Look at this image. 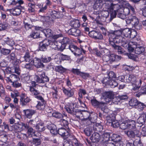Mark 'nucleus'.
<instances>
[{
  "label": "nucleus",
  "instance_id": "obj_1",
  "mask_svg": "<svg viewBox=\"0 0 146 146\" xmlns=\"http://www.w3.org/2000/svg\"><path fill=\"white\" fill-rule=\"evenodd\" d=\"M102 6L105 7L108 14L110 13L111 18L113 19L115 17L117 14V17L124 19L126 18V15L123 13V8L114 1L111 0H97L94 5L96 9L101 8Z\"/></svg>",
  "mask_w": 146,
  "mask_h": 146
},
{
  "label": "nucleus",
  "instance_id": "obj_2",
  "mask_svg": "<svg viewBox=\"0 0 146 146\" xmlns=\"http://www.w3.org/2000/svg\"><path fill=\"white\" fill-rule=\"evenodd\" d=\"M131 29L128 28H126L122 31H115L113 33H111L109 35L110 43L113 48L118 50V52L119 54H121L123 52V51L121 47L115 44V41L119 39L121 40L123 39H119L120 37L125 39V41H128V39L131 36Z\"/></svg>",
  "mask_w": 146,
  "mask_h": 146
},
{
  "label": "nucleus",
  "instance_id": "obj_3",
  "mask_svg": "<svg viewBox=\"0 0 146 146\" xmlns=\"http://www.w3.org/2000/svg\"><path fill=\"white\" fill-rule=\"evenodd\" d=\"M79 107V105L77 106L76 103H71L69 106H65V108L68 112L73 115H75L77 117L83 116L85 119H90V113L88 111H80L76 108Z\"/></svg>",
  "mask_w": 146,
  "mask_h": 146
},
{
  "label": "nucleus",
  "instance_id": "obj_4",
  "mask_svg": "<svg viewBox=\"0 0 146 146\" xmlns=\"http://www.w3.org/2000/svg\"><path fill=\"white\" fill-rule=\"evenodd\" d=\"M125 78L126 82H130L132 84L133 86L132 90L135 91L139 89L142 82L141 79L133 74L126 75Z\"/></svg>",
  "mask_w": 146,
  "mask_h": 146
},
{
  "label": "nucleus",
  "instance_id": "obj_5",
  "mask_svg": "<svg viewBox=\"0 0 146 146\" xmlns=\"http://www.w3.org/2000/svg\"><path fill=\"white\" fill-rule=\"evenodd\" d=\"M108 78L107 77L104 78L102 81L103 84L106 85H109L112 88H114L117 86L118 84L115 81L116 75L114 72L110 71L108 74Z\"/></svg>",
  "mask_w": 146,
  "mask_h": 146
},
{
  "label": "nucleus",
  "instance_id": "obj_6",
  "mask_svg": "<svg viewBox=\"0 0 146 146\" xmlns=\"http://www.w3.org/2000/svg\"><path fill=\"white\" fill-rule=\"evenodd\" d=\"M119 39L122 38L123 39L120 40L119 39H117V40L115 41L116 43H121V45L124 48H127L129 52H133L135 48L137 46V43L135 42H133L130 41L129 42L128 41H125V39L122 38V37H120Z\"/></svg>",
  "mask_w": 146,
  "mask_h": 146
},
{
  "label": "nucleus",
  "instance_id": "obj_7",
  "mask_svg": "<svg viewBox=\"0 0 146 146\" xmlns=\"http://www.w3.org/2000/svg\"><path fill=\"white\" fill-rule=\"evenodd\" d=\"M126 22L127 24H131L133 27L139 29L141 28V26L139 24V20L135 15L128 17L126 20Z\"/></svg>",
  "mask_w": 146,
  "mask_h": 146
},
{
  "label": "nucleus",
  "instance_id": "obj_8",
  "mask_svg": "<svg viewBox=\"0 0 146 146\" xmlns=\"http://www.w3.org/2000/svg\"><path fill=\"white\" fill-rule=\"evenodd\" d=\"M135 121L134 120H125L120 123V128L123 129H132L135 128Z\"/></svg>",
  "mask_w": 146,
  "mask_h": 146
},
{
  "label": "nucleus",
  "instance_id": "obj_9",
  "mask_svg": "<svg viewBox=\"0 0 146 146\" xmlns=\"http://www.w3.org/2000/svg\"><path fill=\"white\" fill-rule=\"evenodd\" d=\"M37 73V75L35 76V78L37 82L43 83L49 81L48 78L45 75L44 72L38 71Z\"/></svg>",
  "mask_w": 146,
  "mask_h": 146
},
{
  "label": "nucleus",
  "instance_id": "obj_10",
  "mask_svg": "<svg viewBox=\"0 0 146 146\" xmlns=\"http://www.w3.org/2000/svg\"><path fill=\"white\" fill-rule=\"evenodd\" d=\"M92 105L96 108H99L101 110L106 113H108L109 111L108 109L106 107V104L103 102H99L95 99H92L91 100Z\"/></svg>",
  "mask_w": 146,
  "mask_h": 146
},
{
  "label": "nucleus",
  "instance_id": "obj_11",
  "mask_svg": "<svg viewBox=\"0 0 146 146\" xmlns=\"http://www.w3.org/2000/svg\"><path fill=\"white\" fill-rule=\"evenodd\" d=\"M121 138L118 135L113 134L110 138V141L114 142V143H109L106 146H122V142L120 141Z\"/></svg>",
  "mask_w": 146,
  "mask_h": 146
},
{
  "label": "nucleus",
  "instance_id": "obj_12",
  "mask_svg": "<svg viewBox=\"0 0 146 146\" xmlns=\"http://www.w3.org/2000/svg\"><path fill=\"white\" fill-rule=\"evenodd\" d=\"M48 45L53 50H63L64 49V46H62L61 43L57 42L55 40H48Z\"/></svg>",
  "mask_w": 146,
  "mask_h": 146
},
{
  "label": "nucleus",
  "instance_id": "obj_13",
  "mask_svg": "<svg viewBox=\"0 0 146 146\" xmlns=\"http://www.w3.org/2000/svg\"><path fill=\"white\" fill-rule=\"evenodd\" d=\"M103 96L106 99V102L110 103L111 101V102H114L115 101H113L114 96V94L112 92L110 91L104 92L103 94Z\"/></svg>",
  "mask_w": 146,
  "mask_h": 146
},
{
  "label": "nucleus",
  "instance_id": "obj_14",
  "mask_svg": "<svg viewBox=\"0 0 146 146\" xmlns=\"http://www.w3.org/2000/svg\"><path fill=\"white\" fill-rule=\"evenodd\" d=\"M23 125L22 123L20 122L17 123H15L11 126V130L14 131L15 133V135H16V133L20 132L22 130Z\"/></svg>",
  "mask_w": 146,
  "mask_h": 146
},
{
  "label": "nucleus",
  "instance_id": "obj_15",
  "mask_svg": "<svg viewBox=\"0 0 146 146\" xmlns=\"http://www.w3.org/2000/svg\"><path fill=\"white\" fill-rule=\"evenodd\" d=\"M32 86L30 87V91L32 94L35 96L38 95L40 94L39 91L37 90V86L35 82L33 81L31 82Z\"/></svg>",
  "mask_w": 146,
  "mask_h": 146
},
{
  "label": "nucleus",
  "instance_id": "obj_16",
  "mask_svg": "<svg viewBox=\"0 0 146 146\" xmlns=\"http://www.w3.org/2000/svg\"><path fill=\"white\" fill-rule=\"evenodd\" d=\"M69 131V129H66L63 128L61 127L58 129V133L64 138L66 139L68 138L70 136Z\"/></svg>",
  "mask_w": 146,
  "mask_h": 146
},
{
  "label": "nucleus",
  "instance_id": "obj_17",
  "mask_svg": "<svg viewBox=\"0 0 146 146\" xmlns=\"http://www.w3.org/2000/svg\"><path fill=\"white\" fill-rule=\"evenodd\" d=\"M35 29L36 30H40L42 32L46 37H51L52 36V32L50 29L43 30L41 27L38 26H36Z\"/></svg>",
  "mask_w": 146,
  "mask_h": 146
},
{
  "label": "nucleus",
  "instance_id": "obj_18",
  "mask_svg": "<svg viewBox=\"0 0 146 146\" xmlns=\"http://www.w3.org/2000/svg\"><path fill=\"white\" fill-rule=\"evenodd\" d=\"M20 102L23 106L26 105L31 100L30 98L28 97L25 94H22L20 96Z\"/></svg>",
  "mask_w": 146,
  "mask_h": 146
},
{
  "label": "nucleus",
  "instance_id": "obj_19",
  "mask_svg": "<svg viewBox=\"0 0 146 146\" xmlns=\"http://www.w3.org/2000/svg\"><path fill=\"white\" fill-rule=\"evenodd\" d=\"M76 28H72L69 30L68 31V34L76 36L81 35V33L80 31Z\"/></svg>",
  "mask_w": 146,
  "mask_h": 146
},
{
  "label": "nucleus",
  "instance_id": "obj_20",
  "mask_svg": "<svg viewBox=\"0 0 146 146\" xmlns=\"http://www.w3.org/2000/svg\"><path fill=\"white\" fill-rule=\"evenodd\" d=\"M89 35L90 37L96 39H101L103 38V36L101 34L94 31L89 32Z\"/></svg>",
  "mask_w": 146,
  "mask_h": 146
},
{
  "label": "nucleus",
  "instance_id": "obj_21",
  "mask_svg": "<svg viewBox=\"0 0 146 146\" xmlns=\"http://www.w3.org/2000/svg\"><path fill=\"white\" fill-rule=\"evenodd\" d=\"M6 80L8 83H13L14 82L19 80L20 79L18 76L15 74H12L9 77H7Z\"/></svg>",
  "mask_w": 146,
  "mask_h": 146
},
{
  "label": "nucleus",
  "instance_id": "obj_22",
  "mask_svg": "<svg viewBox=\"0 0 146 146\" xmlns=\"http://www.w3.org/2000/svg\"><path fill=\"white\" fill-rule=\"evenodd\" d=\"M128 98L127 96L126 95L119 96L114 98L113 101H115L113 103L115 104H118L120 103V101L121 100H124L127 99Z\"/></svg>",
  "mask_w": 146,
  "mask_h": 146
},
{
  "label": "nucleus",
  "instance_id": "obj_23",
  "mask_svg": "<svg viewBox=\"0 0 146 146\" xmlns=\"http://www.w3.org/2000/svg\"><path fill=\"white\" fill-rule=\"evenodd\" d=\"M62 90L64 95L68 98H71L73 96L74 94V92L71 89L70 90H68L65 88H63Z\"/></svg>",
  "mask_w": 146,
  "mask_h": 146
},
{
  "label": "nucleus",
  "instance_id": "obj_24",
  "mask_svg": "<svg viewBox=\"0 0 146 146\" xmlns=\"http://www.w3.org/2000/svg\"><path fill=\"white\" fill-rule=\"evenodd\" d=\"M21 7H22L21 6H18L15 9H8L7 11H9L11 14L14 16H17L20 15L21 13Z\"/></svg>",
  "mask_w": 146,
  "mask_h": 146
},
{
  "label": "nucleus",
  "instance_id": "obj_25",
  "mask_svg": "<svg viewBox=\"0 0 146 146\" xmlns=\"http://www.w3.org/2000/svg\"><path fill=\"white\" fill-rule=\"evenodd\" d=\"M41 59L35 58L33 60V64L37 68L43 67L44 65L41 62Z\"/></svg>",
  "mask_w": 146,
  "mask_h": 146
},
{
  "label": "nucleus",
  "instance_id": "obj_26",
  "mask_svg": "<svg viewBox=\"0 0 146 146\" xmlns=\"http://www.w3.org/2000/svg\"><path fill=\"white\" fill-rule=\"evenodd\" d=\"M48 40L46 39L41 42L39 45V49L40 51H44L46 50L48 46Z\"/></svg>",
  "mask_w": 146,
  "mask_h": 146
},
{
  "label": "nucleus",
  "instance_id": "obj_27",
  "mask_svg": "<svg viewBox=\"0 0 146 146\" xmlns=\"http://www.w3.org/2000/svg\"><path fill=\"white\" fill-rule=\"evenodd\" d=\"M48 129L52 134L55 135L58 133L56 126L54 124H52L48 125Z\"/></svg>",
  "mask_w": 146,
  "mask_h": 146
},
{
  "label": "nucleus",
  "instance_id": "obj_28",
  "mask_svg": "<svg viewBox=\"0 0 146 146\" xmlns=\"http://www.w3.org/2000/svg\"><path fill=\"white\" fill-rule=\"evenodd\" d=\"M146 120V114L145 113L142 114L140 117L137 119V122L140 124H144Z\"/></svg>",
  "mask_w": 146,
  "mask_h": 146
},
{
  "label": "nucleus",
  "instance_id": "obj_29",
  "mask_svg": "<svg viewBox=\"0 0 146 146\" xmlns=\"http://www.w3.org/2000/svg\"><path fill=\"white\" fill-rule=\"evenodd\" d=\"M102 138H100V135L97 133H94L91 137V139L93 142H98L100 139L101 140Z\"/></svg>",
  "mask_w": 146,
  "mask_h": 146
},
{
  "label": "nucleus",
  "instance_id": "obj_30",
  "mask_svg": "<svg viewBox=\"0 0 146 146\" xmlns=\"http://www.w3.org/2000/svg\"><path fill=\"white\" fill-rule=\"evenodd\" d=\"M23 112L26 116L28 118H31L32 116L35 113V111L31 110H23Z\"/></svg>",
  "mask_w": 146,
  "mask_h": 146
},
{
  "label": "nucleus",
  "instance_id": "obj_31",
  "mask_svg": "<svg viewBox=\"0 0 146 146\" xmlns=\"http://www.w3.org/2000/svg\"><path fill=\"white\" fill-rule=\"evenodd\" d=\"M23 59L27 62H30L33 61L32 57L30 55L29 53L28 52H26L24 57L21 58V60L23 61Z\"/></svg>",
  "mask_w": 146,
  "mask_h": 146
},
{
  "label": "nucleus",
  "instance_id": "obj_32",
  "mask_svg": "<svg viewBox=\"0 0 146 146\" xmlns=\"http://www.w3.org/2000/svg\"><path fill=\"white\" fill-rule=\"evenodd\" d=\"M70 40L68 37H64L62 39H60L59 40V43H61L62 46L64 45V49L65 48V44H68L70 42Z\"/></svg>",
  "mask_w": 146,
  "mask_h": 146
},
{
  "label": "nucleus",
  "instance_id": "obj_33",
  "mask_svg": "<svg viewBox=\"0 0 146 146\" xmlns=\"http://www.w3.org/2000/svg\"><path fill=\"white\" fill-rule=\"evenodd\" d=\"M134 132L132 131H128L127 132L125 131V133L129 137H133L135 135H139L140 133L139 130H135Z\"/></svg>",
  "mask_w": 146,
  "mask_h": 146
},
{
  "label": "nucleus",
  "instance_id": "obj_34",
  "mask_svg": "<svg viewBox=\"0 0 146 146\" xmlns=\"http://www.w3.org/2000/svg\"><path fill=\"white\" fill-rule=\"evenodd\" d=\"M144 94H146V87L145 86L142 87L135 95L137 97H139L141 96Z\"/></svg>",
  "mask_w": 146,
  "mask_h": 146
},
{
  "label": "nucleus",
  "instance_id": "obj_35",
  "mask_svg": "<svg viewBox=\"0 0 146 146\" xmlns=\"http://www.w3.org/2000/svg\"><path fill=\"white\" fill-rule=\"evenodd\" d=\"M102 136V141H104V140H105V141H110V134L109 133L104 132Z\"/></svg>",
  "mask_w": 146,
  "mask_h": 146
},
{
  "label": "nucleus",
  "instance_id": "obj_36",
  "mask_svg": "<svg viewBox=\"0 0 146 146\" xmlns=\"http://www.w3.org/2000/svg\"><path fill=\"white\" fill-rule=\"evenodd\" d=\"M85 51L84 50V46L81 47V49L77 47L74 54L76 56H79L80 55L82 52L85 54Z\"/></svg>",
  "mask_w": 146,
  "mask_h": 146
},
{
  "label": "nucleus",
  "instance_id": "obj_37",
  "mask_svg": "<svg viewBox=\"0 0 146 146\" xmlns=\"http://www.w3.org/2000/svg\"><path fill=\"white\" fill-rule=\"evenodd\" d=\"M35 31H32L29 36L30 38H38L39 37L40 34L38 32L39 30H37L35 29Z\"/></svg>",
  "mask_w": 146,
  "mask_h": 146
},
{
  "label": "nucleus",
  "instance_id": "obj_38",
  "mask_svg": "<svg viewBox=\"0 0 146 146\" xmlns=\"http://www.w3.org/2000/svg\"><path fill=\"white\" fill-rule=\"evenodd\" d=\"M70 25L71 27L77 28L80 26V23L78 20L73 19L71 21Z\"/></svg>",
  "mask_w": 146,
  "mask_h": 146
},
{
  "label": "nucleus",
  "instance_id": "obj_39",
  "mask_svg": "<svg viewBox=\"0 0 146 146\" xmlns=\"http://www.w3.org/2000/svg\"><path fill=\"white\" fill-rule=\"evenodd\" d=\"M30 78V76L28 75H23L21 79L22 81L24 82L31 83L32 81H31Z\"/></svg>",
  "mask_w": 146,
  "mask_h": 146
},
{
  "label": "nucleus",
  "instance_id": "obj_40",
  "mask_svg": "<svg viewBox=\"0 0 146 146\" xmlns=\"http://www.w3.org/2000/svg\"><path fill=\"white\" fill-rule=\"evenodd\" d=\"M121 57L120 56L115 55L114 54H112L110 55V61H118L120 60Z\"/></svg>",
  "mask_w": 146,
  "mask_h": 146
},
{
  "label": "nucleus",
  "instance_id": "obj_41",
  "mask_svg": "<svg viewBox=\"0 0 146 146\" xmlns=\"http://www.w3.org/2000/svg\"><path fill=\"white\" fill-rule=\"evenodd\" d=\"M3 40L6 44L10 46H12L15 44L14 41L8 37H7L6 38H4Z\"/></svg>",
  "mask_w": 146,
  "mask_h": 146
},
{
  "label": "nucleus",
  "instance_id": "obj_42",
  "mask_svg": "<svg viewBox=\"0 0 146 146\" xmlns=\"http://www.w3.org/2000/svg\"><path fill=\"white\" fill-rule=\"evenodd\" d=\"M139 101L135 98L132 99L129 102V104L131 106H136Z\"/></svg>",
  "mask_w": 146,
  "mask_h": 146
},
{
  "label": "nucleus",
  "instance_id": "obj_43",
  "mask_svg": "<svg viewBox=\"0 0 146 146\" xmlns=\"http://www.w3.org/2000/svg\"><path fill=\"white\" fill-rule=\"evenodd\" d=\"M113 115H114V114H111L106 116V119L107 125H109L108 124H110L113 120H114L115 117L114 115L113 116Z\"/></svg>",
  "mask_w": 146,
  "mask_h": 146
},
{
  "label": "nucleus",
  "instance_id": "obj_44",
  "mask_svg": "<svg viewBox=\"0 0 146 146\" xmlns=\"http://www.w3.org/2000/svg\"><path fill=\"white\" fill-rule=\"evenodd\" d=\"M146 107V106L143 103L139 102L136 108L139 111H141Z\"/></svg>",
  "mask_w": 146,
  "mask_h": 146
},
{
  "label": "nucleus",
  "instance_id": "obj_45",
  "mask_svg": "<svg viewBox=\"0 0 146 146\" xmlns=\"http://www.w3.org/2000/svg\"><path fill=\"white\" fill-rule=\"evenodd\" d=\"M144 49L143 47L142 46L137 47V46L135 48L134 52L136 54H140L144 52Z\"/></svg>",
  "mask_w": 146,
  "mask_h": 146
},
{
  "label": "nucleus",
  "instance_id": "obj_46",
  "mask_svg": "<svg viewBox=\"0 0 146 146\" xmlns=\"http://www.w3.org/2000/svg\"><path fill=\"white\" fill-rule=\"evenodd\" d=\"M45 103V102H39L36 106V107L38 110H42L44 108Z\"/></svg>",
  "mask_w": 146,
  "mask_h": 146
},
{
  "label": "nucleus",
  "instance_id": "obj_47",
  "mask_svg": "<svg viewBox=\"0 0 146 146\" xmlns=\"http://www.w3.org/2000/svg\"><path fill=\"white\" fill-rule=\"evenodd\" d=\"M108 124L109 125L113 127L116 128L119 127L120 124L117 120H115V119L114 120H113L110 124Z\"/></svg>",
  "mask_w": 146,
  "mask_h": 146
},
{
  "label": "nucleus",
  "instance_id": "obj_48",
  "mask_svg": "<svg viewBox=\"0 0 146 146\" xmlns=\"http://www.w3.org/2000/svg\"><path fill=\"white\" fill-rule=\"evenodd\" d=\"M52 115L53 117L58 118H61L62 117H66L65 115H63L61 113L57 111H55L53 113Z\"/></svg>",
  "mask_w": 146,
  "mask_h": 146
},
{
  "label": "nucleus",
  "instance_id": "obj_49",
  "mask_svg": "<svg viewBox=\"0 0 146 146\" xmlns=\"http://www.w3.org/2000/svg\"><path fill=\"white\" fill-rule=\"evenodd\" d=\"M126 6L129 7V8L130 10L129 15L133 16L135 14V9L133 7L131 6L130 4L127 3L126 4Z\"/></svg>",
  "mask_w": 146,
  "mask_h": 146
},
{
  "label": "nucleus",
  "instance_id": "obj_50",
  "mask_svg": "<svg viewBox=\"0 0 146 146\" xmlns=\"http://www.w3.org/2000/svg\"><path fill=\"white\" fill-rule=\"evenodd\" d=\"M4 130H6L7 131L10 130L9 126L7 124L3 123V125L1 126H0V132L3 131Z\"/></svg>",
  "mask_w": 146,
  "mask_h": 146
},
{
  "label": "nucleus",
  "instance_id": "obj_51",
  "mask_svg": "<svg viewBox=\"0 0 146 146\" xmlns=\"http://www.w3.org/2000/svg\"><path fill=\"white\" fill-rule=\"evenodd\" d=\"M59 124L62 126L65 127L66 128H68V121L64 119H62L60 120Z\"/></svg>",
  "mask_w": 146,
  "mask_h": 146
},
{
  "label": "nucleus",
  "instance_id": "obj_52",
  "mask_svg": "<svg viewBox=\"0 0 146 146\" xmlns=\"http://www.w3.org/2000/svg\"><path fill=\"white\" fill-rule=\"evenodd\" d=\"M36 129L40 132H41L44 130V126L42 123H38L36 126Z\"/></svg>",
  "mask_w": 146,
  "mask_h": 146
},
{
  "label": "nucleus",
  "instance_id": "obj_53",
  "mask_svg": "<svg viewBox=\"0 0 146 146\" xmlns=\"http://www.w3.org/2000/svg\"><path fill=\"white\" fill-rule=\"evenodd\" d=\"M0 52L1 54L6 55L8 54L10 52L11 50L5 48H2L1 49Z\"/></svg>",
  "mask_w": 146,
  "mask_h": 146
},
{
  "label": "nucleus",
  "instance_id": "obj_54",
  "mask_svg": "<svg viewBox=\"0 0 146 146\" xmlns=\"http://www.w3.org/2000/svg\"><path fill=\"white\" fill-rule=\"evenodd\" d=\"M40 140L39 139H34L32 142V144L33 146H36L40 145Z\"/></svg>",
  "mask_w": 146,
  "mask_h": 146
},
{
  "label": "nucleus",
  "instance_id": "obj_55",
  "mask_svg": "<svg viewBox=\"0 0 146 146\" xmlns=\"http://www.w3.org/2000/svg\"><path fill=\"white\" fill-rule=\"evenodd\" d=\"M8 25L7 23H3L0 24V31L4 30L7 28Z\"/></svg>",
  "mask_w": 146,
  "mask_h": 146
},
{
  "label": "nucleus",
  "instance_id": "obj_56",
  "mask_svg": "<svg viewBox=\"0 0 146 146\" xmlns=\"http://www.w3.org/2000/svg\"><path fill=\"white\" fill-rule=\"evenodd\" d=\"M55 70L56 71L60 73H63L65 70L64 68L61 66H58L55 68Z\"/></svg>",
  "mask_w": 146,
  "mask_h": 146
},
{
  "label": "nucleus",
  "instance_id": "obj_57",
  "mask_svg": "<svg viewBox=\"0 0 146 146\" xmlns=\"http://www.w3.org/2000/svg\"><path fill=\"white\" fill-rule=\"evenodd\" d=\"M41 60L42 62L44 63H47L49 62L51 60V58L50 57H42Z\"/></svg>",
  "mask_w": 146,
  "mask_h": 146
},
{
  "label": "nucleus",
  "instance_id": "obj_58",
  "mask_svg": "<svg viewBox=\"0 0 146 146\" xmlns=\"http://www.w3.org/2000/svg\"><path fill=\"white\" fill-rule=\"evenodd\" d=\"M28 63L26 64L24 66V67L28 69H32L33 66V61H31Z\"/></svg>",
  "mask_w": 146,
  "mask_h": 146
},
{
  "label": "nucleus",
  "instance_id": "obj_59",
  "mask_svg": "<svg viewBox=\"0 0 146 146\" xmlns=\"http://www.w3.org/2000/svg\"><path fill=\"white\" fill-rule=\"evenodd\" d=\"M63 146H73V145L71 141L67 140L64 142Z\"/></svg>",
  "mask_w": 146,
  "mask_h": 146
},
{
  "label": "nucleus",
  "instance_id": "obj_60",
  "mask_svg": "<svg viewBox=\"0 0 146 146\" xmlns=\"http://www.w3.org/2000/svg\"><path fill=\"white\" fill-rule=\"evenodd\" d=\"M12 85L14 87L16 88H19L21 86V84L19 82V81L14 82L12 83Z\"/></svg>",
  "mask_w": 146,
  "mask_h": 146
},
{
  "label": "nucleus",
  "instance_id": "obj_61",
  "mask_svg": "<svg viewBox=\"0 0 146 146\" xmlns=\"http://www.w3.org/2000/svg\"><path fill=\"white\" fill-rule=\"evenodd\" d=\"M123 13H124L125 15H128V16H129L130 15V10L129 8V7L127 6V7L125 8H123Z\"/></svg>",
  "mask_w": 146,
  "mask_h": 146
},
{
  "label": "nucleus",
  "instance_id": "obj_62",
  "mask_svg": "<svg viewBox=\"0 0 146 146\" xmlns=\"http://www.w3.org/2000/svg\"><path fill=\"white\" fill-rule=\"evenodd\" d=\"M10 90L11 92V96L12 98H14L19 95V93L17 91H12L11 90Z\"/></svg>",
  "mask_w": 146,
  "mask_h": 146
},
{
  "label": "nucleus",
  "instance_id": "obj_63",
  "mask_svg": "<svg viewBox=\"0 0 146 146\" xmlns=\"http://www.w3.org/2000/svg\"><path fill=\"white\" fill-rule=\"evenodd\" d=\"M130 31L131 32L130 34L131 36H130V37L131 38H135L137 35V32L134 29H131Z\"/></svg>",
  "mask_w": 146,
  "mask_h": 146
},
{
  "label": "nucleus",
  "instance_id": "obj_64",
  "mask_svg": "<svg viewBox=\"0 0 146 146\" xmlns=\"http://www.w3.org/2000/svg\"><path fill=\"white\" fill-rule=\"evenodd\" d=\"M134 146H143L140 140L135 141L133 143Z\"/></svg>",
  "mask_w": 146,
  "mask_h": 146
}]
</instances>
